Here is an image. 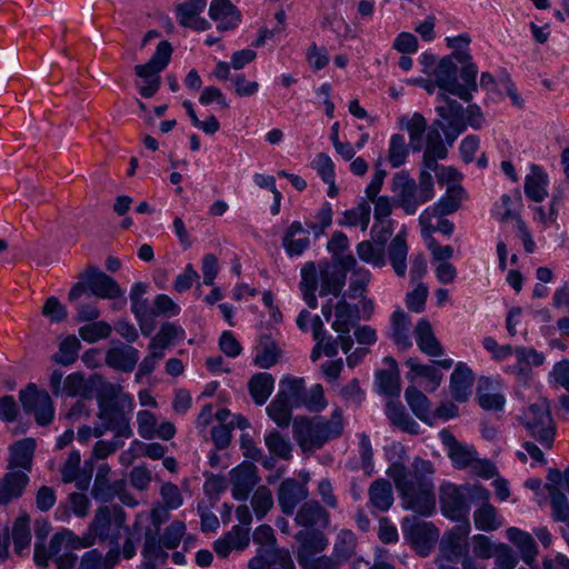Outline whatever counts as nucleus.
Returning a JSON list of instances; mask_svg holds the SVG:
<instances>
[{"mask_svg":"<svg viewBox=\"0 0 569 569\" xmlns=\"http://www.w3.org/2000/svg\"><path fill=\"white\" fill-rule=\"evenodd\" d=\"M433 473L432 462L421 458H415L410 469L392 463L387 471L400 493L403 508L422 517H430L436 511Z\"/></svg>","mask_w":569,"mask_h":569,"instance_id":"nucleus-1","label":"nucleus"},{"mask_svg":"<svg viewBox=\"0 0 569 569\" xmlns=\"http://www.w3.org/2000/svg\"><path fill=\"white\" fill-rule=\"evenodd\" d=\"M97 401L99 423L93 428L94 437L111 431L114 438H130L133 433L130 426L133 397L124 392L120 385L106 382L98 390Z\"/></svg>","mask_w":569,"mask_h":569,"instance_id":"nucleus-2","label":"nucleus"},{"mask_svg":"<svg viewBox=\"0 0 569 569\" xmlns=\"http://www.w3.org/2000/svg\"><path fill=\"white\" fill-rule=\"evenodd\" d=\"M390 189L395 206L406 214H415L420 206L435 197L433 177L428 171H420L416 182L408 171L401 170L393 174Z\"/></svg>","mask_w":569,"mask_h":569,"instance_id":"nucleus-3","label":"nucleus"},{"mask_svg":"<svg viewBox=\"0 0 569 569\" xmlns=\"http://www.w3.org/2000/svg\"><path fill=\"white\" fill-rule=\"evenodd\" d=\"M129 532L126 525V512L118 506H102L96 510L87 531L80 537L83 543L78 546L92 547L97 541H108L112 549L119 550V542Z\"/></svg>","mask_w":569,"mask_h":569,"instance_id":"nucleus-4","label":"nucleus"},{"mask_svg":"<svg viewBox=\"0 0 569 569\" xmlns=\"http://www.w3.org/2000/svg\"><path fill=\"white\" fill-rule=\"evenodd\" d=\"M478 68L473 62H467L458 76L457 66L451 57H443L435 69L436 84L450 94L463 101H470L478 91Z\"/></svg>","mask_w":569,"mask_h":569,"instance_id":"nucleus-5","label":"nucleus"},{"mask_svg":"<svg viewBox=\"0 0 569 569\" xmlns=\"http://www.w3.org/2000/svg\"><path fill=\"white\" fill-rule=\"evenodd\" d=\"M438 100L441 103L436 107V110L443 121L440 127L445 131L449 144H452L458 136L466 130L467 126L473 129L482 127L485 117L477 104H469L463 109L459 102L449 99L445 94L438 96Z\"/></svg>","mask_w":569,"mask_h":569,"instance_id":"nucleus-6","label":"nucleus"},{"mask_svg":"<svg viewBox=\"0 0 569 569\" xmlns=\"http://www.w3.org/2000/svg\"><path fill=\"white\" fill-rule=\"evenodd\" d=\"M79 543H83L79 536L69 529H63L52 536L48 548L39 542L36 543L34 562L38 567L44 568L49 560H52L57 569H73L78 559L73 551L88 548L78 546Z\"/></svg>","mask_w":569,"mask_h":569,"instance_id":"nucleus-7","label":"nucleus"},{"mask_svg":"<svg viewBox=\"0 0 569 569\" xmlns=\"http://www.w3.org/2000/svg\"><path fill=\"white\" fill-rule=\"evenodd\" d=\"M489 496V491L481 486L446 483L440 489L441 512L450 520L461 523L469 522L470 502L486 501Z\"/></svg>","mask_w":569,"mask_h":569,"instance_id":"nucleus-8","label":"nucleus"},{"mask_svg":"<svg viewBox=\"0 0 569 569\" xmlns=\"http://www.w3.org/2000/svg\"><path fill=\"white\" fill-rule=\"evenodd\" d=\"M523 426L543 447L551 448L556 429L547 399L530 405L521 417Z\"/></svg>","mask_w":569,"mask_h":569,"instance_id":"nucleus-9","label":"nucleus"},{"mask_svg":"<svg viewBox=\"0 0 569 569\" xmlns=\"http://www.w3.org/2000/svg\"><path fill=\"white\" fill-rule=\"evenodd\" d=\"M86 290L101 299H116L123 296V291L114 279L96 269H88L80 282H77L69 292V300H78Z\"/></svg>","mask_w":569,"mask_h":569,"instance_id":"nucleus-10","label":"nucleus"},{"mask_svg":"<svg viewBox=\"0 0 569 569\" xmlns=\"http://www.w3.org/2000/svg\"><path fill=\"white\" fill-rule=\"evenodd\" d=\"M547 487L553 518L557 521L569 522V468L563 472L558 469H550Z\"/></svg>","mask_w":569,"mask_h":569,"instance_id":"nucleus-11","label":"nucleus"},{"mask_svg":"<svg viewBox=\"0 0 569 569\" xmlns=\"http://www.w3.org/2000/svg\"><path fill=\"white\" fill-rule=\"evenodd\" d=\"M19 400L27 413H33L40 426L51 423L54 417V407L49 393L39 390L34 383H29L26 389L20 390Z\"/></svg>","mask_w":569,"mask_h":569,"instance_id":"nucleus-12","label":"nucleus"},{"mask_svg":"<svg viewBox=\"0 0 569 569\" xmlns=\"http://www.w3.org/2000/svg\"><path fill=\"white\" fill-rule=\"evenodd\" d=\"M405 539L422 556H427L439 532L433 525L417 518L405 517L401 522Z\"/></svg>","mask_w":569,"mask_h":569,"instance_id":"nucleus-13","label":"nucleus"},{"mask_svg":"<svg viewBox=\"0 0 569 569\" xmlns=\"http://www.w3.org/2000/svg\"><path fill=\"white\" fill-rule=\"evenodd\" d=\"M470 523L465 522L453 527L446 533L440 541V556L436 562L457 563L460 558L467 556L468 542L467 538L470 532Z\"/></svg>","mask_w":569,"mask_h":569,"instance_id":"nucleus-14","label":"nucleus"},{"mask_svg":"<svg viewBox=\"0 0 569 569\" xmlns=\"http://www.w3.org/2000/svg\"><path fill=\"white\" fill-rule=\"evenodd\" d=\"M360 319L359 309L348 303L345 299L335 305V320L331 328L339 333L338 340L341 350L349 353L353 346V339L350 336L351 328Z\"/></svg>","mask_w":569,"mask_h":569,"instance_id":"nucleus-15","label":"nucleus"},{"mask_svg":"<svg viewBox=\"0 0 569 569\" xmlns=\"http://www.w3.org/2000/svg\"><path fill=\"white\" fill-rule=\"evenodd\" d=\"M260 478L257 467L249 462H242L230 471L231 493L234 500L246 501L258 485Z\"/></svg>","mask_w":569,"mask_h":569,"instance_id":"nucleus-16","label":"nucleus"},{"mask_svg":"<svg viewBox=\"0 0 569 569\" xmlns=\"http://www.w3.org/2000/svg\"><path fill=\"white\" fill-rule=\"evenodd\" d=\"M292 435L303 451H313L323 446L316 417H297L292 423Z\"/></svg>","mask_w":569,"mask_h":569,"instance_id":"nucleus-17","label":"nucleus"},{"mask_svg":"<svg viewBox=\"0 0 569 569\" xmlns=\"http://www.w3.org/2000/svg\"><path fill=\"white\" fill-rule=\"evenodd\" d=\"M439 439L455 467L466 468L477 461V451L473 446L459 442L450 431L442 429L439 432Z\"/></svg>","mask_w":569,"mask_h":569,"instance_id":"nucleus-18","label":"nucleus"},{"mask_svg":"<svg viewBox=\"0 0 569 569\" xmlns=\"http://www.w3.org/2000/svg\"><path fill=\"white\" fill-rule=\"evenodd\" d=\"M338 263L346 274L347 272H351L349 297L353 299L362 297L371 278L370 271L360 267L352 254H345L340 257Z\"/></svg>","mask_w":569,"mask_h":569,"instance_id":"nucleus-19","label":"nucleus"},{"mask_svg":"<svg viewBox=\"0 0 569 569\" xmlns=\"http://www.w3.org/2000/svg\"><path fill=\"white\" fill-rule=\"evenodd\" d=\"M208 13L219 31L233 30L241 22V13L230 0H212Z\"/></svg>","mask_w":569,"mask_h":569,"instance_id":"nucleus-20","label":"nucleus"},{"mask_svg":"<svg viewBox=\"0 0 569 569\" xmlns=\"http://www.w3.org/2000/svg\"><path fill=\"white\" fill-rule=\"evenodd\" d=\"M207 2L204 0H188L177 6V19L183 27L191 28L196 31H206L210 28V23L200 17Z\"/></svg>","mask_w":569,"mask_h":569,"instance_id":"nucleus-21","label":"nucleus"},{"mask_svg":"<svg viewBox=\"0 0 569 569\" xmlns=\"http://www.w3.org/2000/svg\"><path fill=\"white\" fill-rule=\"evenodd\" d=\"M512 356H515V363L505 366L503 371L520 378L528 377L532 367H539L545 361L543 353L533 348H517Z\"/></svg>","mask_w":569,"mask_h":569,"instance_id":"nucleus-22","label":"nucleus"},{"mask_svg":"<svg viewBox=\"0 0 569 569\" xmlns=\"http://www.w3.org/2000/svg\"><path fill=\"white\" fill-rule=\"evenodd\" d=\"M319 295L326 297L332 295L339 296L346 283V273L343 269L337 266L323 263L317 269Z\"/></svg>","mask_w":569,"mask_h":569,"instance_id":"nucleus-23","label":"nucleus"},{"mask_svg":"<svg viewBox=\"0 0 569 569\" xmlns=\"http://www.w3.org/2000/svg\"><path fill=\"white\" fill-rule=\"evenodd\" d=\"M308 497V489L305 483L288 478L284 479L278 491L279 506L283 513L292 515L297 505Z\"/></svg>","mask_w":569,"mask_h":569,"instance_id":"nucleus-24","label":"nucleus"},{"mask_svg":"<svg viewBox=\"0 0 569 569\" xmlns=\"http://www.w3.org/2000/svg\"><path fill=\"white\" fill-rule=\"evenodd\" d=\"M36 441L32 438H24L14 442L9 448V460L7 469L31 471Z\"/></svg>","mask_w":569,"mask_h":569,"instance_id":"nucleus-25","label":"nucleus"},{"mask_svg":"<svg viewBox=\"0 0 569 569\" xmlns=\"http://www.w3.org/2000/svg\"><path fill=\"white\" fill-rule=\"evenodd\" d=\"M506 537L518 549L522 561L529 567L538 569L535 566L538 547L531 533L517 527H510L506 530Z\"/></svg>","mask_w":569,"mask_h":569,"instance_id":"nucleus-26","label":"nucleus"},{"mask_svg":"<svg viewBox=\"0 0 569 569\" xmlns=\"http://www.w3.org/2000/svg\"><path fill=\"white\" fill-rule=\"evenodd\" d=\"M299 543L297 559L303 563L316 553L322 552L328 547V539L321 531L301 530L296 535Z\"/></svg>","mask_w":569,"mask_h":569,"instance_id":"nucleus-27","label":"nucleus"},{"mask_svg":"<svg viewBox=\"0 0 569 569\" xmlns=\"http://www.w3.org/2000/svg\"><path fill=\"white\" fill-rule=\"evenodd\" d=\"M29 483V476L24 471L8 469L0 479V505H8L20 498Z\"/></svg>","mask_w":569,"mask_h":569,"instance_id":"nucleus-28","label":"nucleus"},{"mask_svg":"<svg viewBox=\"0 0 569 569\" xmlns=\"http://www.w3.org/2000/svg\"><path fill=\"white\" fill-rule=\"evenodd\" d=\"M310 230L305 229L300 221H293L286 230L282 247L289 257L301 256L310 246Z\"/></svg>","mask_w":569,"mask_h":569,"instance_id":"nucleus-29","label":"nucleus"},{"mask_svg":"<svg viewBox=\"0 0 569 569\" xmlns=\"http://www.w3.org/2000/svg\"><path fill=\"white\" fill-rule=\"evenodd\" d=\"M475 381L472 370L463 362H458L450 377V392L456 401L465 402L471 395Z\"/></svg>","mask_w":569,"mask_h":569,"instance_id":"nucleus-30","label":"nucleus"},{"mask_svg":"<svg viewBox=\"0 0 569 569\" xmlns=\"http://www.w3.org/2000/svg\"><path fill=\"white\" fill-rule=\"evenodd\" d=\"M139 360V351L128 345L111 347L106 355V363L116 370L131 372Z\"/></svg>","mask_w":569,"mask_h":569,"instance_id":"nucleus-31","label":"nucleus"},{"mask_svg":"<svg viewBox=\"0 0 569 569\" xmlns=\"http://www.w3.org/2000/svg\"><path fill=\"white\" fill-rule=\"evenodd\" d=\"M398 126L409 134L410 147L415 151H420L423 147V136L427 131V120L419 113L403 114L398 119Z\"/></svg>","mask_w":569,"mask_h":569,"instance_id":"nucleus-32","label":"nucleus"},{"mask_svg":"<svg viewBox=\"0 0 569 569\" xmlns=\"http://www.w3.org/2000/svg\"><path fill=\"white\" fill-rule=\"evenodd\" d=\"M295 521L300 527L326 528L330 518L327 510L316 500L305 502L298 510Z\"/></svg>","mask_w":569,"mask_h":569,"instance_id":"nucleus-33","label":"nucleus"},{"mask_svg":"<svg viewBox=\"0 0 569 569\" xmlns=\"http://www.w3.org/2000/svg\"><path fill=\"white\" fill-rule=\"evenodd\" d=\"M415 337L418 348L429 357H440L443 355V348L436 338L430 322L427 319H420L415 328Z\"/></svg>","mask_w":569,"mask_h":569,"instance_id":"nucleus-34","label":"nucleus"},{"mask_svg":"<svg viewBox=\"0 0 569 569\" xmlns=\"http://www.w3.org/2000/svg\"><path fill=\"white\" fill-rule=\"evenodd\" d=\"M184 338L186 331L181 326L174 322H164L156 336L151 338L148 349L164 353L169 346L180 342Z\"/></svg>","mask_w":569,"mask_h":569,"instance_id":"nucleus-35","label":"nucleus"},{"mask_svg":"<svg viewBox=\"0 0 569 569\" xmlns=\"http://www.w3.org/2000/svg\"><path fill=\"white\" fill-rule=\"evenodd\" d=\"M548 183L546 172L539 166H531L523 186L526 197L535 202H542L548 196Z\"/></svg>","mask_w":569,"mask_h":569,"instance_id":"nucleus-36","label":"nucleus"},{"mask_svg":"<svg viewBox=\"0 0 569 569\" xmlns=\"http://www.w3.org/2000/svg\"><path fill=\"white\" fill-rule=\"evenodd\" d=\"M443 217L445 216H436V213H431L430 211L421 212L419 216V224L425 242L428 241V239H435V232H440L447 237L452 234L455 224Z\"/></svg>","mask_w":569,"mask_h":569,"instance_id":"nucleus-37","label":"nucleus"},{"mask_svg":"<svg viewBox=\"0 0 569 569\" xmlns=\"http://www.w3.org/2000/svg\"><path fill=\"white\" fill-rule=\"evenodd\" d=\"M390 322V338L393 342L402 350L410 348V317L402 309H397L392 312Z\"/></svg>","mask_w":569,"mask_h":569,"instance_id":"nucleus-38","label":"nucleus"},{"mask_svg":"<svg viewBox=\"0 0 569 569\" xmlns=\"http://www.w3.org/2000/svg\"><path fill=\"white\" fill-rule=\"evenodd\" d=\"M385 411L390 422L400 430L411 435L419 432V425L409 416L399 401L389 399Z\"/></svg>","mask_w":569,"mask_h":569,"instance_id":"nucleus-39","label":"nucleus"},{"mask_svg":"<svg viewBox=\"0 0 569 569\" xmlns=\"http://www.w3.org/2000/svg\"><path fill=\"white\" fill-rule=\"evenodd\" d=\"M120 551L110 549L106 556L98 549H91L81 557L78 569H112L119 561Z\"/></svg>","mask_w":569,"mask_h":569,"instance_id":"nucleus-40","label":"nucleus"},{"mask_svg":"<svg viewBox=\"0 0 569 569\" xmlns=\"http://www.w3.org/2000/svg\"><path fill=\"white\" fill-rule=\"evenodd\" d=\"M300 289L307 306L311 309H316L318 307V299L316 297V291L318 289V276L315 262H307L301 268Z\"/></svg>","mask_w":569,"mask_h":569,"instance_id":"nucleus-41","label":"nucleus"},{"mask_svg":"<svg viewBox=\"0 0 569 569\" xmlns=\"http://www.w3.org/2000/svg\"><path fill=\"white\" fill-rule=\"evenodd\" d=\"M163 549L164 547L154 536H146L141 569H157L158 566L164 565L168 559V552Z\"/></svg>","mask_w":569,"mask_h":569,"instance_id":"nucleus-42","label":"nucleus"},{"mask_svg":"<svg viewBox=\"0 0 569 569\" xmlns=\"http://www.w3.org/2000/svg\"><path fill=\"white\" fill-rule=\"evenodd\" d=\"M323 445L339 438L345 430L343 413L340 408L333 409L330 418L316 417Z\"/></svg>","mask_w":569,"mask_h":569,"instance_id":"nucleus-43","label":"nucleus"},{"mask_svg":"<svg viewBox=\"0 0 569 569\" xmlns=\"http://www.w3.org/2000/svg\"><path fill=\"white\" fill-rule=\"evenodd\" d=\"M273 387L274 379L268 372L256 373L250 378L248 382L250 396L253 399L254 403L258 406H262L263 403H266V401L273 391Z\"/></svg>","mask_w":569,"mask_h":569,"instance_id":"nucleus-44","label":"nucleus"},{"mask_svg":"<svg viewBox=\"0 0 569 569\" xmlns=\"http://www.w3.org/2000/svg\"><path fill=\"white\" fill-rule=\"evenodd\" d=\"M406 366L416 377L423 379L422 386L427 391H433L440 386L442 375L435 366L422 365L417 358L408 359Z\"/></svg>","mask_w":569,"mask_h":569,"instance_id":"nucleus-45","label":"nucleus"},{"mask_svg":"<svg viewBox=\"0 0 569 569\" xmlns=\"http://www.w3.org/2000/svg\"><path fill=\"white\" fill-rule=\"evenodd\" d=\"M369 501L379 511H387L393 503V491L390 482L385 479L373 481L369 488Z\"/></svg>","mask_w":569,"mask_h":569,"instance_id":"nucleus-46","label":"nucleus"},{"mask_svg":"<svg viewBox=\"0 0 569 569\" xmlns=\"http://www.w3.org/2000/svg\"><path fill=\"white\" fill-rule=\"evenodd\" d=\"M463 193V189L459 186L449 187L445 196L423 211H430L431 213H436V216L450 214L460 207Z\"/></svg>","mask_w":569,"mask_h":569,"instance_id":"nucleus-47","label":"nucleus"},{"mask_svg":"<svg viewBox=\"0 0 569 569\" xmlns=\"http://www.w3.org/2000/svg\"><path fill=\"white\" fill-rule=\"evenodd\" d=\"M408 246L406 233L399 232L393 237L389 244V260L395 272L402 277L407 270Z\"/></svg>","mask_w":569,"mask_h":569,"instance_id":"nucleus-48","label":"nucleus"},{"mask_svg":"<svg viewBox=\"0 0 569 569\" xmlns=\"http://www.w3.org/2000/svg\"><path fill=\"white\" fill-rule=\"evenodd\" d=\"M305 391V380L302 378L284 377L279 382L277 396L296 408L301 407V400Z\"/></svg>","mask_w":569,"mask_h":569,"instance_id":"nucleus-49","label":"nucleus"},{"mask_svg":"<svg viewBox=\"0 0 569 569\" xmlns=\"http://www.w3.org/2000/svg\"><path fill=\"white\" fill-rule=\"evenodd\" d=\"M520 206L521 197L518 192L515 197L502 194L500 202L495 206L493 216L501 222L513 220L518 224V220H522L519 214Z\"/></svg>","mask_w":569,"mask_h":569,"instance_id":"nucleus-50","label":"nucleus"},{"mask_svg":"<svg viewBox=\"0 0 569 569\" xmlns=\"http://www.w3.org/2000/svg\"><path fill=\"white\" fill-rule=\"evenodd\" d=\"M371 216L370 203L362 200L357 207L346 210L339 220L340 226L360 227L362 231L367 230Z\"/></svg>","mask_w":569,"mask_h":569,"instance_id":"nucleus-51","label":"nucleus"},{"mask_svg":"<svg viewBox=\"0 0 569 569\" xmlns=\"http://www.w3.org/2000/svg\"><path fill=\"white\" fill-rule=\"evenodd\" d=\"M482 506L473 513L475 526L481 531H493L501 527L502 521L498 516L497 509L488 502L482 501Z\"/></svg>","mask_w":569,"mask_h":569,"instance_id":"nucleus-52","label":"nucleus"},{"mask_svg":"<svg viewBox=\"0 0 569 569\" xmlns=\"http://www.w3.org/2000/svg\"><path fill=\"white\" fill-rule=\"evenodd\" d=\"M11 538L14 547V551L18 555H22L30 546L31 532H30V518L27 513L20 515L13 522Z\"/></svg>","mask_w":569,"mask_h":569,"instance_id":"nucleus-53","label":"nucleus"},{"mask_svg":"<svg viewBox=\"0 0 569 569\" xmlns=\"http://www.w3.org/2000/svg\"><path fill=\"white\" fill-rule=\"evenodd\" d=\"M62 395L66 397L90 398L92 386L80 372H72L63 380Z\"/></svg>","mask_w":569,"mask_h":569,"instance_id":"nucleus-54","label":"nucleus"},{"mask_svg":"<svg viewBox=\"0 0 569 569\" xmlns=\"http://www.w3.org/2000/svg\"><path fill=\"white\" fill-rule=\"evenodd\" d=\"M332 206L330 202L325 201L315 212L312 219L306 221V226L317 239L325 234L326 230L332 224Z\"/></svg>","mask_w":569,"mask_h":569,"instance_id":"nucleus-55","label":"nucleus"},{"mask_svg":"<svg viewBox=\"0 0 569 569\" xmlns=\"http://www.w3.org/2000/svg\"><path fill=\"white\" fill-rule=\"evenodd\" d=\"M356 251L361 261L371 264L372 267L381 268L386 263L382 246L365 240L357 244Z\"/></svg>","mask_w":569,"mask_h":569,"instance_id":"nucleus-56","label":"nucleus"},{"mask_svg":"<svg viewBox=\"0 0 569 569\" xmlns=\"http://www.w3.org/2000/svg\"><path fill=\"white\" fill-rule=\"evenodd\" d=\"M293 405L276 396L267 407V413L279 427L286 428L290 425Z\"/></svg>","mask_w":569,"mask_h":569,"instance_id":"nucleus-57","label":"nucleus"},{"mask_svg":"<svg viewBox=\"0 0 569 569\" xmlns=\"http://www.w3.org/2000/svg\"><path fill=\"white\" fill-rule=\"evenodd\" d=\"M406 400L413 413L422 421H428L430 409L428 398L416 387H408L405 392Z\"/></svg>","mask_w":569,"mask_h":569,"instance_id":"nucleus-58","label":"nucleus"},{"mask_svg":"<svg viewBox=\"0 0 569 569\" xmlns=\"http://www.w3.org/2000/svg\"><path fill=\"white\" fill-rule=\"evenodd\" d=\"M250 502L256 518L258 520L263 519L273 506L271 490L266 486L258 487Z\"/></svg>","mask_w":569,"mask_h":569,"instance_id":"nucleus-59","label":"nucleus"},{"mask_svg":"<svg viewBox=\"0 0 569 569\" xmlns=\"http://www.w3.org/2000/svg\"><path fill=\"white\" fill-rule=\"evenodd\" d=\"M264 445L271 455L288 460L291 457V443L278 431L264 435Z\"/></svg>","mask_w":569,"mask_h":569,"instance_id":"nucleus-60","label":"nucleus"},{"mask_svg":"<svg viewBox=\"0 0 569 569\" xmlns=\"http://www.w3.org/2000/svg\"><path fill=\"white\" fill-rule=\"evenodd\" d=\"M408 147L406 144L405 137L399 133H395L390 137L388 148V161L392 168H399L406 162L408 157Z\"/></svg>","mask_w":569,"mask_h":569,"instance_id":"nucleus-61","label":"nucleus"},{"mask_svg":"<svg viewBox=\"0 0 569 569\" xmlns=\"http://www.w3.org/2000/svg\"><path fill=\"white\" fill-rule=\"evenodd\" d=\"M80 342L74 336H68L59 345V351L53 356V360L60 365H72L78 358Z\"/></svg>","mask_w":569,"mask_h":569,"instance_id":"nucleus-62","label":"nucleus"},{"mask_svg":"<svg viewBox=\"0 0 569 569\" xmlns=\"http://www.w3.org/2000/svg\"><path fill=\"white\" fill-rule=\"evenodd\" d=\"M111 326L104 321H92L88 325L80 327L79 336L82 340L89 343H94L101 339L110 336Z\"/></svg>","mask_w":569,"mask_h":569,"instance_id":"nucleus-63","label":"nucleus"},{"mask_svg":"<svg viewBox=\"0 0 569 569\" xmlns=\"http://www.w3.org/2000/svg\"><path fill=\"white\" fill-rule=\"evenodd\" d=\"M377 386L379 392L388 396L398 398L400 395V377L398 371H379L377 373Z\"/></svg>","mask_w":569,"mask_h":569,"instance_id":"nucleus-64","label":"nucleus"}]
</instances>
